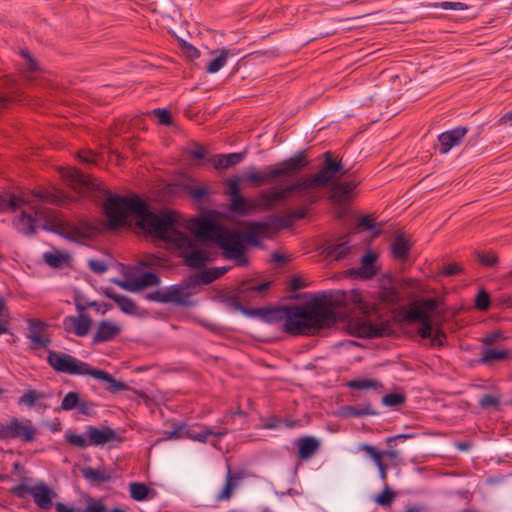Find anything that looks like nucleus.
Segmentation results:
<instances>
[{"mask_svg": "<svg viewBox=\"0 0 512 512\" xmlns=\"http://www.w3.org/2000/svg\"><path fill=\"white\" fill-rule=\"evenodd\" d=\"M431 338V344L433 346H441L443 344V340L445 339V333L438 327L437 323L433 328V333Z\"/></svg>", "mask_w": 512, "mask_h": 512, "instance_id": "nucleus-49", "label": "nucleus"}, {"mask_svg": "<svg viewBox=\"0 0 512 512\" xmlns=\"http://www.w3.org/2000/svg\"><path fill=\"white\" fill-rule=\"evenodd\" d=\"M82 474L85 479L95 483H104L110 481L111 479V476L106 473L105 470L94 469L91 467L83 468Z\"/></svg>", "mask_w": 512, "mask_h": 512, "instance_id": "nucleus-31", "label": "nucleus"}, {"mask_svg": "<svg viewBox=\"0 0 512 512\" xmlns=\"http://www.w3.org/2000/svg\"><path fill=\"white\" fill-rule=\"evenodd\" d=\"M62 177L74 190L94 187L93 180L89 175H86L74 168L63 169Z\"/></svg>", "mask_w": 512, "mask_h": 512, "instance_id": "nucleus-20", "label": "nucleus"}, {"mask_svg": "<svg viewBox=\"0 0 512 512\" xmlns=\"http://www.w3.org/2000/svg\"><path fill=\"white\" fill-rule=\"evenodd\" d=\"M29 198L12 195L7 203V209L20 212L13 220L14 227L24 235H33L38 227L50 229L53 224V212L33 204Z\"/></svg>", "mask_w": 512, "mask_h": 512, "instance_id": "nucleus-7", "label": "nucleus"}, {"mask_svg": "<svg viewBox=\"0 0 512 512\" xmlns=\"http://www.w3.org/2000/svg\"><path fill=\"white\" fill-rule=\"evenodd\" d=\"M438 314L437 302L433 299H424L414 304L407 312L408 321H424Z\"/></svg>", "mask_w": 512, "mask_h": 512, "instance_id": "nucleus-13", "label": "nucleus"}, {"mask_svg": "<svg viewBox=\"0 0 512 512\" xmlns=\"http://www.w3.org/2000/svg\"><path fill=\"white\" fill-rule=\"evenodd\" d=\"M195 285L191 283H184L179 285H172L167 287V301L181 306H189L191 301L189 298L195 293L193 289Z\"/></svg>", "mask_w": 512, "mask_h": 512, "instance_id": "nucleus-16", "label": "nucleus"}, {"mask_svg": "<svg viewBox=\"0 0 512 512\" xmlns=\"http://www.w3.org/2000/svg\"><path fill=\"white\" fill-rule=\"evenodd\" d=\"M189 229L198 239L217 243L226 259L236 261L238 266L248 264L245 235L241 232L226 229L208 219L192 220Z\"/></svg>", "mask_w": 512, "mask_h": 512, "instance_id": "nucleus-4", "label": "nucleus"}, {"mask_svg": "<svg viewBox=\"0 0 512 512\" xmlns=\"http://www.w3.org/2000/svg\"><path fill=\"white\" fill-rule=\"evenodd\" d=\"M410 243L403 234H398L391 243V252L394 258L398 260H406L409 255Z\"/></svg>", "mask_w": 512, "mask_h": 512, "instance_id": "nucleus-28", "label": "nucleus"}, {"mask_svg": "<svg viewBox=\"0 0 512 512\" xmlns=\"http://www.w3.org/2000/svg\"><path fill=\"white\" fill-rule=\"evenodd\" d=\"M130 496L136 501H143L147 498L149 488L144 483L134 482L129 486Z\"/></svg>", "mask_w": 512, "mask_h": 512, "instance_id": "nucleus-35", "label": "nucleus"}, {"mask_svg": "<svg viewBox=\"0 0 512 512\" xmlns=\"http://www.w3.org/2000/svg\"><path fill=\"white\" fill-rule=\"evenodd\" d=\"M84 307L77 305L78 316H68L63 320L65 330L72 331L78 337L86 336L92 326V319L84 312Z\"/></svg>", "mask_w": 512, "mask_h": 512, "instance_id": "nucleus-12", "label": "nucleus"}, {"mask_svg": "<svg viewBox=\"0 0 512 512\" xmlns=\"http://www.w3.org/2000/svg\"><path fill=\"white\" fill-rule=\"evenodd\" d=\"M228 433V430L226 428L221 429H213L209 427H203L200 431H195L193 429H186L185 430V436L193 441L206 443L208 436H213L217 439L221 438L222 436L226 435Z\"/></svg>", "mask_w": 512, "mask_h": 512, "instance_id": "nucleus-25", "label": "nucleus"}, {"mask_svg": "<svg viewBox=\"0 0 512 512\" xmlns=\"http://www.w3.org/2000/svg\"><path fill=\"white\" fill-rule=\"evenodd\" d=\"M207 261L208 257L205 255V253L197 249L192 250L185 256L186 264L193 269H199L203 267Z\"/></svg>", "mask_w": 512, "mask_h": 512, "instance_id": "nucleus-32", "label": "nucleus"}, {"mask_svg": "<svg viewBox=\"0 0 512 512\" xmlns=\"http://www.w3.org/2000/svg\"><path fill=\"white\" fill-rule=\"evenodd\" d=\"M225 156L230 167L240 163L244 159L245 153H232Z\"/></svg>", "mask_w": 512, "mask_h": 512, "instance_id": "nucleus-59", "label": "nucleus"}, {"mask_svg": "<svg viewBox=\"0 0 512 512\" xmlns=\"http://www.w3.org/2000/svg\"><path fill=\"white\" fill-rule=\"evenodd\" d=\"M218 277L216 275V268H209V269H206L202 272H200L197 276H196V280L194 282H192L195 286L197 283H203V284H209L211 282H213L214 280H216Z\"/></svg>", "mask_w": 512, "mask_h": 512, "instance_id": "nucleus-40", "label": "nucleus"}, {"mask_svg": "<svg viewBox=\"0 0 512 512\" xmlns=\"http://www.w3.org/2000/svg\"><path fill=\"white\" fill-rule=\"evenodd\" d=\"M378 254L374 251L366 252L361 258V265L358 268L349 269V274L361 279H369L377 274L379 267L377 264Z\"/></svg>", "mask_w": 512, "mask_h": 512, "instance_id": "nucleus-14", "label": "nucleus"}, {"mask_svg": "<svg viewBox=\"0 0 512 512\" xmlns=\"http://www.w3.org/2000/svg\"><path fill=\"white\" fill-rule=\"evenodd\" d=\"M308 164V161L303 152H299L294 156L279 162L273 166L268 167L264 171H256L254 169L245 172L241 179L242 181H249L254 186H261L273 182L275 179L282 176H291L300 172Z\"/></svg>", "mask_w": 512, "mask_h": 512, "instance_id": "nucleus-8", "label": "nucleus"}, {"mask_svg": "<svg viewBox=\"0 0 512 512\" xmlns=\"http://www.w3.org/2000/svg\"><path fill=\"white\" fill-rule=\"evenodd\" d=\"M490 298L487 292L480 291L475 299V306L480 310H485L489 307Z\"/></svg>", "mask_w": 512, "mask_h": 512, "instance_id": "nucleus-47", "label": "nucleus"}, {"mask_svg": "<svg viewBox=\"0 0 512 512\" xmlns=\"http://www.w3.org/2000/svg\"><path fill=\"white\" fill-rule=\"evenodd\" d=\"M80 397L77 392L71 391L68 392L61 402V409L65 411H70L75 409L77 405H79Z\"/></svg>", "mask_w": 512, "mask_h": 512, "instance_id": "nucleus-39", "label": "nucleus"}, {"mask_svg": "<svg viewBox=\"0 0 512 512\" xmlns=\"http://www.w3.org/2000/svg\"><path fill=\"white\" fill-rule=\"evenodd\" d=\"M393 500H394V493L389 488H385L376 497V502L382 506H389L393 502Z\"/></svg>", "mask_w": 512, "mask_h": 512, "instance_id": "nucleus-44", "label": "nucleus"}, {"mask_svg": "<svg viewBox=\"0 0 512 512\" xmlns=\"http://www.w3.org/2000/svg\"><path fill=\"white\" fill-rule=\"evenodd\" d=\"M114 282L118 286H120L121 288H123L125 290L132 291V292L138 291V288H137V285H136V280L130 281V282L129 281L115 280Z\"/></svg>", "mask_w": 512, "mask_h": 512, "instance_id": "nucleus-61", "label": "nucleus"}, {"mask_svg": "<svg viewBox=\"0 0 512 512\" xmlns=\"http://www.w3.org/2000/svg\"><path fill=\"white\" fill-rule=\"evenodd\" d=\"M105 295L114 300L118 307L126 314L135 315L137 313V307L135 303L128 297L116 293L114 290L107 288Z\"/></svg>", "mask_w": 512, "mask_h": 512, "instance_id": "nucleus-27", "label": "nucleus"}, {"mask_svg": "<svg viewBox=\"0 0 512 512\" xmlns=\"http://www.w3.org/2000/svg\"><path fill=\"white\" fill-rule=\"evenodd\" d=\"M277 313L282 321V330L291 335H312L336 322L333 310L320 300L303 306L282 307Z\"/></svg>", "mask_w": 512, "mask_h": 512, "instance_id": "nucleus-3", "label": "nucleus"}, {"mask_svg": "<svg viewBox=\"0 0 512 512\" xmlns=\"http://www.w3.org/2000/svg\"><path fill=\"white\" fill-rule=\"evenodd\" d=\"M146 299L149 301H156L161 303H168L167 301V290H157L146 295Z\"/></svg>", "mask_w": 512, "mask_h": 512, "instance_id": "nucleus-48", "label": "nucleus"}, {"mask_svg": "<svg viewBox=\"0 0 512 512\" xmlns=\"http://www.w3.org/2000/svg\"><path fill=\"white\" fill-rule=\"evenodd\" d=\"M356 306L354 315L347 321V331L356 337L375 338L387 336L391 332L388 322H378V311L374 305L364 301L359 292L352 291L347 299Z\"/></svg>", "mask_w": 512, "mask_h": 512, "instance_id": "nucleus-5", "label": "nucleus"}, {"mask_svg": "<svg viewBox=\"0 0 512 512\" xmlns=\"http://www.w3.org/2000/svg\"><path fill=\"white\" fill-rule=\"evenodd\" d=\"M360 450L367 452L374 460L379 470L380 478L385 481L387 478V467L382 461V454L378 452L373 446L368 444H362Z\"/></svg>", "mask_w": 512, "mask_h": 512, "instance_id": "nucleus-29", "label": "nucleus"}, {"mask_svg": "<svg viewBox=\"0 0 512 512\" xmlns=\"http://www.w3.org/2000/svg\"><path fill=\"white\" fill-rule=\"evenodd\" d=\"M436 322H434L433 318L426 319L422 321V326L418 330V334L423 338H430L433 333V328Z\"/></svg>", "mask_w": 512, "mask_h": 512, "instance_id": "nucleus-41", "label": "nucleus"}, {"mask_svg": "<svg viewBox=\"0 0 512 512\" xmlns=\"http://www.w3.org/2000/svg\"><path fill=\"white\" fill-rule=\"evenodd\" d=\"M374 219L370 216H364L358 221V227L370 230L374 227Z\"/></svg>", "mask_w": 512, "mask_h": 512, "instance_id": "nucleus-63", "label": "nucleus"}, {"mask_svg": "<svg viewBox=\"0 0 512 512\" xmlns=\"http://www.w3.org/2000/svg\"><path fill=\"white\" fill-rule=\"evenodd\" d=\"M43 257L45 262L52 267L60 266L64 260L63 255L59 252L45 253Z\"/></svg>", "mask_w": 512, "mask_h": 512, "instance_id": "nucleus-46", "label": "nucleus"}, {"mask_svg": "<svg viewBox=\"0 0 512 512\" xmlns=\"http://www.w3.org/2000/svg\"><path fill=\"white\" fill-rule=\"evenodd\" d=\"M22 198H29L34 201V205L42 207L40 203H48L52 205H61L66 201V195L59 190H39L32 192L29 196H21Z\"/></svg>", "mask_w": 512, "mask_h": 512, "instance_id": "nucleus-21", "label": "nucleus"}, {"mask_svg": "<svg viewBox=\"0 0 512 512\" xmlns=\"http://www.w3.org/2000/svg\"><path fill=\"white\" fill-rule=\"evenodd\" d=\"M242 181L241 177L238 179H231L228 181V195L230 196V202L237 197L242 196L240 193L239 184Z\"/></svg>", "mask_w": 512, "mask_h": 512, "instance_id": "nucleus-45", "label": "nucleus"}, {"mask_svg": "<svg viewBox=\"0 0 512 512\" xmlns=\"http://www.w3.org/2000/svg\"><path fill=\"white\" fill-rule=\"evenodd\" d=\"M89 445L103 446L110 442H122L123 438L117 432L109 427L95 428L89 427L87 430Z\"/></svg>", "mask_w": 512, "mask_h": 512, "instance_id": "nucleus-17", "label": "nucleus"}, {"mask_svg": "<svg viewBox=\"0 0 512 512\" xmlns=\"http://www.w3.org/2000/svg\"><path fill=\"white\" fill-rule=\"evenodd\" d=\"M507 356H508V351H506V350L487 349L484 351V353L481 357V362L488 364V363H492L493 361L505 359Z\"/></svg>", "mask_w": 512, "mask_h": 512, "instance_id": "nucleus-38", "label": "nucleus"}, {"mask_svg": "<svg viewBox=\"0 0 512 512\" xmlns=\"http://www.w3.org/2000/svg\"><path fill=\"white\" fill-rule=\"evenodd\" d=\"M36 428L29 419L20 420L12 418L5 424L0 425V439H21L24 442H31L35 439Z\"/></svg>", "mask_w": 512, "mask_h": 512, "instance_id": "nucleus-9", "label": "nucleus"}, {"mask_svg": "<svg viewBox=\"0 0 512 512\" xmlns=\"http://www.w3.org/2000/svg\"><path fill=\"white\" fill-rule=\"evenodd\" d=\"M404 400V396L400 393H389L382 398V403L392 407L402 404Z\"/></svg>", "mask_w": 512, "mask_h": 512, "instance_id": "nucleus-43", "label": "nucleus"}, {"mask_svg": "<svg viewBox=\"0 0 512 512\" xmlns=\"http://www.w3.org/2000/svg\"><path fill=\"white\" fill-rule=\"evenodd\" d=\"M324 157V165L317 173L302 177L283 188L261 191L254 198L244 196L234 198L230 202V210L244 216L255 211H271L288 199H295L301 203H314L317 199L314 189L326 186L339 172L346 175L351 171V168L344 169L345 165L342 161L334 159L331 152H326Z\"/></svg>", "mask_w": 512, "mask_h": 512, "instance_id": "nucleus-2", "label": "nucleus"}, {"mask_svg": "<svg viewBox=\"0 0 512 512\" xmlns=\"http://www.w3.org/2000/svg\"><path fill=\"white\" fill-rule=\"evenodd\" d=\"M47 325L35 318L28 320V335L27 338L31 341L34 348L47 347L51 340L46 332Z\"/></svg>", "mask_w": 512, "mask_h": 512, "instance_id": "nucleus-15", "label": "nucleus"}, {"mask_svg": "<svg viewBox=\"0 0 512 512\" xmlns=\"http://www.w3.org/2000/svg\"><path fill=\"white\" fill-rule=\"evenodd\" d=\"M479 261L486 266H493L498 262V258L495 253H479L478 254Z\"/></svg>", "mask_w": 512, "mask_h": 512, "instance_id": "nucleus-51", "label": "nucleus"}, {"mask_svg": "<svg viewBox=\"0 0 512 512\" xmlns=\"http://www.w3.org/2000/svg\"><path fill=\"white\" fill-rule=\"evenodd\" d=\"M298 455L303 460L309 459L320 448V441L313 436H304L297 440Z\"/></svg>", "mask_w": 512, "mask_h": 512, "instance_id": "nucleus-26", "label": "nucleus"}, {"mask_svg": "<svg viewBox=\"0 0 512 512\" xmlns=\"http://www.w3.org/2000/svg\"><path fill=\"white\" fill-rule=\"evenodd\" d=\"M50 229H53L63 237L78 243L85 241L94 234V228L90 225L75 226L68 223L58 222L54 217L53 224H50Z\"/></svg>", "mask_w": 512, "mask_h": 512, "instance_id": "nucleus-10", "label": "nucleus"}, {"mask_svg": "<svg viewBox=\"0 0 512 512\" xmlns=\"http://www.w3.org/2000/svg\"><path fill=\"white\" fill-rule=\"evenodd\" d=\"M135 280L138 290L150 286H156L160 283L159 277L156 274L150 272L142 274Z\"/></svg>", "mask_w": 512, "mask_h": 512, "instance_id": "nucleus-36", "label": "nucleus"}, {"mask_svg": "<svg viewBox=\"0 0 512 512\" xmlns=\"http://www.w3.org/2000/svg\"><path fill=\"white\" fill-rule=\"evenodd\" d=\"M88 265L95 273H104L107 270V266L103 261L91 259Z\"/></svg>", "mask_w": 512, "mask_h": 512, "instance_id": "nucleus-55", "label": "nucleus"}, {"mask_svg": "<svg viewBox=\"0 0 512 512\" xmlns=\"http://www.w3.org/2000/svg\"><path fill=\"white\" fill-rule=\"evenodd\" d=\"M277 220L272 222H249L246 224V242L257 245L260 237H268Z\"/></svg>", "mask_w": 512, "mask_h": 512, "instance_id": "nucleus-18", "label": "nucleus"}, {"mask_svg": "<svg viewBox=\"0 0 512 512\" xmlns=\"http://www.w3.org/2000/svg\"><path fill=\"white\" fill-rule=\"evenodd\" d=\"M108 225L112 229L132 226L133 223L146 234L162 239L179 249L191 247L190 238L177 228L173 213L156 214L138 197L110 194L103 203Z\"/></svg>", "mask_w": 512, "mask_h": 512, "instance_id": "nucleus-1", "label": "nucleus"}, {"mask_svg": "<svg viewBox=\"0 0 512 512\" xmlns=\"http://www.w3.org/2000/svg\"><path fill=\"white\" fill-rule=\"evenodd\" d=\"M355 181L335 183L333 185L334 198L337 201H345L348 195L356 188Z\"/></svg>", "mask_w": 512, "mask_h": 512, "instance_id": "nucleus-30", "label": "nucleus"}, {"mask_svg": "<svg viewBox=\"0 0 512 512\" xmlns=\"http://www.w3.org/2000/svg\"><path fill=\"white\" fill-rule=\"evenodd\" d=\"M105 506L101 502H92L82 512H104Z\"/></svg>", "mask_w": 512, "mask_h": 512, "instance_id": "nucleus-62", "label": "nucleus"}, {"mask_svg": "<svg viewBox=\"0 0 512 512\" xmlns=\"http://www.w3.org/2000/svg\"><path fill=\"white\" fill-rule=\"evenodd\" d=\"M242 478H243V476L241 473H239V472L233 473L231 471V469L229 468L227 471V474H226V478H225V485H224L222 491L217 495L216 500L217 501L229 500L231 498L233 492L239 486Z\"/></svg>", "mask_w": 512, "mask_h": 512, "instance_id": "nucleus-23", "label": "nucleus"}, {"mask_svg": "<svg viewBox=\"0 0 512 512\" xmlns=\"http://www.w3.org/2000/svg\"><path fill=\"white\" fill-rule=\"evenodd\" d=\"M122 332V327L109 320H102L98 323L93 336V343L112 341Z\"/></svg>", "mask_w": 512, "mask_h": 512, "instance_id": "nucleus-19", "label": "nucleus"}, {"mask_svg": "<svg viewBox=\"0 0 512 512\" xmlns=\"http://www.w3.org/2000/svg\"><path fill=\"white\" fill-rule=\"evenodd\" d=\"M379 386L377 381L369 380V379H361V380H353L349 383V387L353 389H369V388H377Z\"/></svg>", "mask_w": 512, "mask_h": 512, "instance_id": "nucleus-42", "label": "nucleus"}, {"mask_svg": "<svg viewBox=\"0 0 512 512\" xmlns=\"http://www.w3.org/2000/svg\"><path fill=\"white\" fill-rule=\"evenodd\" d=\"M466 133L467 128L457 127L455 129L440 134L438 140L440 143L441 153L446 154L452 147L458 146L464 139Z\"/></svg>", "mask_w": 512, "mask_h": 512, "instance_id": "nucleus-22", "label": "nucleus"}, {"mask_svg": "<svg viewBox=\"0 0 512 512\" xmlns=\"http://www.w3.org/2000/svg\"><path fill=\"white\" fill-rule=\"evenodd\" d=\"M21 55L23 56L25 63H24V69L28 72H34L38 69L37 62L30 56V54L27 51H22Z\"/></svg>", "mask_w": 512, "mask_h": 512, "instance_id": "nucleus-52", "label": "nucleus"}, {"mask_svg": "<svg viewBox=\"0 0 512 512\" xmlns=\"http://www.w3.org/2000/svg\"><path fill=\"white\" fill-rule=\"evenodd\" d=\"M67 441L76 447L85 448L89 445V440L87 441L82 435L78 434H70L67 435Z\"/></svg>", "mask_w": 512, "mask_h": 512, "instance_id": "nucleus-50", "label": "nucleus"}, {"mask_svg": "<svg viewBox=\"0 0 512 512\" xmlns=\"http://www.w3.org/2000/svg\"><path fill=\"white\" fill-rule=\"evenodd\" d=\"M153 114L158 119L160 124L168 125L171 123V116L168 111L163 109H155Z\"/></svg>", "mask_w": 512, "mask_h": 512, "instance_id": "nucleus-54", "label": "nucleus"}, {"mask_svg": "<svg viewBox=\"0 0 512 512\" xmlns=\"http://www.w3.org/2000/svg\"><path fill=\"white\" fill-rule=\"evenodd\" d=\"M350 249L349 240L346 237H341L334 242L328 243L325 248V253L327 257L340 260L349 254Z\"/></svg>", "mask_w": 512, "mask_h": 512, "instance_id": "nucleus-24", "label": "nucleus"}, {"mask_svg": "<svg viewBox=\"0 0 512 512\" xmlns=\"http://www.w3.org/2000/svg\"><path fill=\"white\" fill-rule=\"evenodd\" d=\"M440 7L445 10H464L467 8V6L461 2H442Z\"/></svg>", "mask_w": 512, "mask_h": 512, "instance_id": "nucleus-58", "label": "nucleus"}, {"mask_svg": "<svg viewBox=\"0 0 512 512\" xmlns=\"http://www.w3.org/2000/svg\"><path fill=\"white\" fill-rule=\"evenodd\" d=\"M215 169H226L228 168V162L225 155H216L211 159Z\"/></svg>", "mask_w": 512, "mask_h": 512, "instance_id": "nucleus-56", "label": "nucleus"}, {"mask_svg": "<svg viewBox=\"0 0 512 512\" xmlns=\"http://www.w3.org/2000/svg\"><path fill=\"white\" fill-rule=\"evenodd\" d=\"M92 407H93V405L91 403L80 400L79 405H77L76 408L79 410L80 413H82L84 415H89Z\"/></svg>", "mask_w": 512, "mask_h": 512, "instance_id": "nucleus-64", "label": "nucleus"}, {"mask_svg": "<svg viewBox=\"0 0 512 512\" xmlns=\"http://www.w3.org/2000/svg\"><path fill=\"white\" fill-rule=\"evenodd\" d=\"M229 55V51L226 49H222L220 55L212 60L206 68L208 73H217L221 68H223L226 64L227 58Z\"/></svg>", "mask_w": 512, "mask_h": 512, "instance_id": "nucleus-37", "label": "nucleus"}, {"mask_svg": "<svg viewBox=\"0 0 512 512\" xmlns=\"http://www.w3.org/2000/svg\"><path fill=\"white\" fill-rule=\"evenodd\" d=\"M461 267L459 264L457 263H450V264H447L443 267L442 269V274L445 275V276H451V275H455V274H458L459 272H461Z\"/></svg>", "mask_w": 512, "mask_h": 512, "instance_id": "nucleus-57", "label": "nucleus"}, {"mask_svg": "<svg viewBox=\"0 0 512 512\" xmlns=\"http://www.w3.org/2000/svg\"><path fill=\"white\" fill-rule=\"evenodd\" d=\"M47 362L58 373L88 375L102 381L106 384V389L113 394L129 389L125 382L116 380L108 372L92 368L88 363L64 352L48 351Z\"/></svg>", "mask_w": 512, "mask_h": 512, "instance_id": "nucleus-6", "label": "nucleus"}, {"mask_svg": "<svg viewBox=\"0 0 512 512\" xmlns=\"http://www.w3.org/2000/svg\"><path fill=\"white\" fill-rule=\"evenodd\" d=\"M45 398H47V395L43 392H38L36 390H28L18 399V404L32 408L33 406H35L38 400Z\"/></svg>", "mask_w": 512, "mask_h": 512, "instance_id": "nucleus-34", "label": "nucleus"}, {"mask_svg": "<svg viewBox=\"0 0 512 512\" xmlns=\"http://www.w3.org/2000/svg\"><path fill=\"white\" fill-rule=\"evenodd\" d=\"M18 495L22 492L30 494L34 502L43 510H48L53 506V497L55 493L44 483H39L34 486L21 484L17 487Z\"/></svg>", "mask_w": 512, "mask_h": 512, "instance_id": "nucleus-11", "label": "nucleus"}, {"mask_svg": "<svg viewBox=\"0 0 512 512\" xmlns=\"http://www.w3.org/2000/svg\"><path fill=\"white\" fill-rule=\"evenodd\" d=\"M479 403H480L481 407H483V408H488L491 406L497 407L500 403V400L496 396L486 394L481 397Z\"/></svg>", "mask_w": 512, "mask_h": 512, "instance_id": "nucleus-53", "label": "nucleus"}, {"mask_svg": "<svg viewBox=\"0 0 512 512\" xmlns=\"http://www.w3.org/2000/svg\"><path fill=\"white\" fill-rule=\"evenodd\" d=\"M411 437H412L411 434H399V435H396L393 437H389L387 439V445H388L389 449H387L383 452H380V453L382 454V456L388 457L389 459L397 460L400 456V452L394 449V443L396 441H404Z\"/></svg>", "mask_w": 512, "mask_h": 512, "instance_id": "nucleus-33", "label": "nucleus"}, {"mask_svg": "<svg viewBox=\"0 0 512 512\" xmlns=\"http://www.w3.org/2000/svg\"><path fill=\"white\" fill-rule=\"evenodd\" d=\"M184 428H185V426L183 424L179 425L176 429H174L170 432H167L166 438L167 439H178V438L185 436V431H183Z\"/></svg>", "mask_w": 512, "mask_h": 512, "instance_id": "nucleus-60", "label": "nucleus"}]
</instances>
